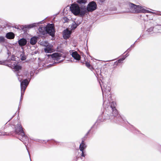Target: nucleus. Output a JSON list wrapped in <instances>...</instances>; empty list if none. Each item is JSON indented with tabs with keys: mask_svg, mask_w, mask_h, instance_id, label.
Returning <instances> with one entry per match:
<instances>
[{
	"mask_svg": "<svg viewBox=\"0 0 161 161\" xmlns=\"http://www.w3.org/2000/svg\"><path fill=\"white\" fill-rule=\"evenodd\" d=\"M72 56L75 60H80L81 57L80 55L77 53V52L75 51L71 53Z\"/></svg>",
	"mask_w": 161,
	"mask_h": 161,
	"instance_id": "4468645a",
	"label": "nucleus"
},
{
	"mask_svg": "<svg viewBox=\"0 0 161 161\" xmlns=\"http://www.w3.org/2000/svg\"><path fill=\"white\" fill-rule=\"evenodd\" d=\"M134 46V45L133 44V45H132L131 46V47H132L133 46Z\"/></svg>",
	"mask_w": 161,
	"mask_h": 161,
	"instance_id": "c85d7f7f",
	"label": "nucleus"
},
{
	"mask_svg": "<svg viewBox=\"0 0 161 161\" xmlns=\"http://www.w3.org/2000/svg\"><path fill=\"white\" fill-rule=\"evenodd\" d=\"M72 12L75 15H77L80 12V8L77 4H72L70 7Z\"/></svg>",
	"mask_w": 161,
	"mask_h": 161,
	"instance_id": "0eeeda50",
	"label": "nucleus"
},
{
	"mask_svg": "<svg viewBox=\"0 0 161 161\" xmlns=\"http://www.w3.org/2000/svg\"><path fill=\"white\" fill-rule=\"evenodd\" d=\"M102 91L103 100H104L103 105L106 110L105 114L103 113L102 116L99 117V119L101 121H104L107 119H112L114 117H118V120L121 121L122 118L118 114V112L115 108L116 103L112 101L110 91L111 88L106 84H100Z\"/></svg>",
	"mask_w": 161,
	"mask_h": 161,
	"instance_id": "f257e3e1",
	"label": "nucleus"
},
{
	"mask_svg": "<svg viewBox=\"0 0 161 161\" xmlns=\"http://www.w3.org/2000/svg\"><path fill=\"white\" fill-rule=\"evenodd\" d=\"M47 32L50 35L53 36L55 33L54 25L53 24H48L46 28V32Z\"/></svg>",
	"mask_w": 161,
	"mask_h": 161,
	"instance_id": "423d86ee",
	"label": "nucleus"
},
{
	"mask_svg": "<svg viewBox=\"0 0 161 161\" xmlns=\"http://www.w3.org/2000/svg\"><path fill=\"white\" fill-rule=\"evenodd\" d=\"M16 75L18 77L19 80L20 82V86L21 89V95L20 98V102L21 101L23 98V96L24 94L25 90L29 84V82L27 79H25L22 81V76L19 75L18 74H16Z\"/></svg>",
	"mask_w": 161,
	"mask_h": 161,
	"instance_id": "20e7f679",
	"label": "nucleus"
},
{
	"mask_svg": "<svg viewBox=\"0 0 161 161\" xmlns=\"http://www.w3.org/2000/svg\"><path fill=\"white\" fill-rule=\"evenodd\" d=\"M6 39L4 36H0V43H4L5 42Z\"/></svg>",
	"mask_w": 161,
	"mask_h": 161,
	"instance_id": "b1692460",
	"label": "nucleus"
},
{
	"mask_svg": "<svg viewBox=\"0 0 161 161\" xmlns=\"http://www.w3.org/2000/svg\"><path fill=\"white\" fill-rule=\"evenodd\" d=\"M6 134L5 132L0 131V136L6 135Z\"/></svg>",
	"mask_w": 161,
	"mask_h": 161,
	"instance_id": "bb28decb",
	"label": "nucleus"
},
{
	"mask_svg": "<svg viewBox=\"0 0 161 161\" xmlns=\"http://www.w3.org/2000/svg\"><path fill=\"white\" fill-rule=\"evenodd\" d=\"M37 37H33L31 38L30 41V44L32 45L35 44L37 42Z\"/></svg>",
	"mask_w": 161,
	"mask_h": 161,
	"instance_id": "a211bd4d",
	"label": "nucleus"
},
{
	"mask_svg": "<svg viewBox=\"0 0 161 161\" xmlns=\"http://www.w3.org/2000/svg\"><path fill=\"white\" fill-rule=\"evenodd\" d=\"M98 0L100 3H102L104 2L105 1V0Z\"/></svg>",
	"mask_w": 161,
	"mask_h": 161,
	"instance_id": "cd10ccee",
	"label": "nucleus"
},
{
	"mask_svg": "<svg viewBox=\"0 0 161 161\" xmlns=\"http://www.w3.org/2000/svg\"><path fill=\"white\" fill-rule=\"evenodd\" d=\"M127 6L129 8V10L128 12L136 13H153V12L147 10V8L145 7L136 5L131 3H128L127 4Z\"/></svg>",
	"mask_w": 161,
	"mask_h": 161,
	"instance_id": "f03ea898",
	"label": "nucleus"
},
{
	"mask_svg": "<svg viewBox=\"0 0 161 161\" xmlns=\"http://www.w3.org/2000/svg\"><path fill=\"white\" fill-rule=\"evenodd\" d=\"M1 62L0 61V64H1Z\"/></svg>",
	"mask_w": 161,
	"mask_h": 161,
	"instance_id": "7c9ffc66",
	"label": "nucleus"
},
{
	"mask_svg": "<svg viewBox=\"0 0 161 161\" xmlns=\"http://www.w3.org/2000/svg\"><path fill=\"white\" fill-rule=\"evenodd\" d=\"M86 66L89 69L91 70H92L93 69V68L92 66L88 62H86Z\"/></svg>",
	"mask_w": 161,
	"mask_h": 161,
	"instance_id": "412c9836",
	"label": "nucleus"
},
{
	"mask_svg": "<svg viewBox=\"0 0 161 161\" xmlns=\"http://www.w3.org/2000/svg\"><path fill=\"white\" fill-rule=\"evenodd\" d=\"M40 44L45 47L49 44L47 42L44 41L40 42Z\"/></svg>",
	"mask_w": 161,
	"mask_h": 161,
	"instance_id": "aec40b11",
	"label": "nucleus"
},
{
	"mask_svg": "<svg viewBox=\"0 0 161 161\" xmlns=\"http://www.w3.org/2000/svg\"><path fill=\"white\" fill-rule=\"evenodd\" d=\"M53 46L51 44H49L44 48L45 52L46 53H49L53 52Z\"/></svg>",
	"mask_w": 161,
	"mask_h": 161,
	"instance_id": "f8f14e48",
	"label": "nucleus"
},
{
	"mask_svg": "<svg viewBox=\"0 0 161 161\" xmlns=\"http://www.w3.org/2000/svg\"><path fill=\"white\" fill-rule=\"evenodd\" d=\"M128 55L126 56L125 57H123L122 58L119 59L118 60V61L115 62V63L116 64V63H117V64L118 63H120L121 62L124 60L125 59V58H126L127 56H128Z\"/></svg>",
	"mask_w": 161,
	"mask_h": 161,
	"instance_id": "4be33fe9",
	"label": "nucleus"
},
{
	"mask_svg": "<svg viewBox=\"0 0 161 161\" xmlns=\"http://www.w3.org/2000/svg\"><path fill=\"white\" fill-rule=\"evenodd\" d=\"M6 37L9 39H13L15 37L14 34L12 32H9L6 34Z\"/></svg>",
	"mask_w": 161,
	"mask_h": 161,
	"instance_id": "f3484780",
	"label": "nucleus"
},
{
	"mask_svg": "<svg viewBox=\"0 0 161 161\" xmlns=\"http://www.w3.org/2000/svg\"><path fill=\"white\" fill-rule=\"evenodd\" d=\"M47 56H51L52 59L55 61H61V60H60L61 59V56L58 53H54L52 55H47Z\"/></svg>",
	"mask_w": 161,
	"mask_h": 161,
	"instance_id": "9b49d317",
	"label": "nucleus"
},
{
	"mask_svg": "<svg viewBox=\"0 0 161 161\" xmlns=\"http://www.w3.org/2000/svg\"><path fill=\"white\" fill-rule=\"evenodd\" d=\"M38 31L40 33L44 35L46 32V29L44 27L41 26L38 29Z\"/></svg>",
	"mask_w": 161,
	"mask_h": 161,
	"instance_id": "6ab92c4d",
	"label": "nucleus"
},
{
	"mask_svg": "<svg viewBox=\"0 0 161 161\" xmlns=\"http://www.w3.org/2000/svg\"><path fill=\"white\" fill-rule=\"evenodd\" d=\"M40 23L41 22H40L38 23H34L30 25H24V27L28 29H30L36 26L37 25Z\"/></svg>",
	"mask_w": 161,
	"mask_h": 161,
	"instance_id": "2eb2a0df",
	"label": "nucleus"
},
{
	"mask_svg": "<svg viewBox=\"0 0 161 161\" xmlns=\"http://www.w3.org/2000/svg\"><path fill=\"white\" fill-rule=\"evenodd\" d=\"M19 44L21 46H25L27 43V41L26 39L22 38L19 40L18 41Z\"/></svg>",
	"mask_w": 161,
	"mask_h": 161,
	"instance_id": "dca6fc26",
	"label": "nucleus"
},
{
	"mask_svg": "<svg viewBox=\"0 0 161 161\" xmlns=\"http://www.w3.org/2000/svg\"><path fill=\"white\" fill-rule=\"evenodd\" d=\"M28 152H29V151H28ZM28 153H29V156H30V154H29V152H28Z\"/></svg>",
	"mask_w": 161,
	"mask_h": 161,
	"instance_id": "c756f323",
	"label": "nucleus"
},
{
	"mask_svg": "<svg viewBox=\"0 0 161 161\" xmlns=\"http://www.w3.org/2000/svg\"><path fill=\"white\" fill-rule=\"evenodd\" d=\"M77 2L80 4H85L87 2V0H77Z\"/></svg>",
	"mask_w": 161,
	"mask_h": 161,
	"instance_id": "5701e85b",
	"label": "nucleus"
},
{
	"mask_svg": "<svg viewBox=\"0 0 161 161\" xmlns=\"http://www.w3.org/2000/svg\"><path fill=\"white\" fill-rule=\"evenodd\" d=\"M160 27L158 26L156 27H151L148 28L147 31L150 34H152L153 33H161L159 31Z\"/></svg>",
	"mask_w": 161,
	"mask_h": 161,
	"instance_id": "1a4fd4ad",
	"label": "nucleus"
},
{
	"mask_svg": "<svg viewBox=\"0 0 161 161\" xmlns=\"http://www.w3.org/2000/svg\"><path fill=\"white\" fill-rule=\"evenodd\" d=\"M97 7V5L94 2H92L90 3L87 7V10L89 12H92L95 10Z\"/></svg>",
	"mask_w": 161,
	"mask_h": 161,
	"instance_id": "6e6552de",
	"label": "nucleus"
},
{
	"mask_svg": "<svg viewBox=\"0 0 161 161\" xmlns=\"http://www.w3.org/2000/svg\"><path fill=\"white\" fill-rule=\"evenodd\" d=\"M84 138L82 139V142L80 144L79 147V150L81 152V154L80 156V158L82 159V157H84L86 155V152L84 150L87 147L86 145L84 143Z\"/></svg>",
	"mask_w": 161,
	"mask_h": 161,
	"instance_id": "39448f33",
	"label": "nucleus"
},
{
	"mask_svg": "<svg viewBox=\"0 0 161 161\" xmlns=\"http://www.w3.org/2000/svg\"><path fill=\"white\" fill-rule=\"evenodd\" d=\"M77 26V25L76 24L75 22L73 23L72 25L71 26V28L72 29H75Z\"/></svg>",
	"mask_w": 161,
	"mask_h": 161,
	"instance_id": "393cba45",
	"label": "nucleus"
},
{
	"mask_svg": "<svg viewBox=\"0 0 161 161\" xmlns=\"http://www.w3.org/2000/svg\"><path fill=\"white\" fill-rule=\"evenodd\" d=\"M21 59L22 60H24L26 59V56H25V55L23 54H22L21 55Z\"/></svg>",
	"mask_w": 161,
	"mask_h": 161,
	"instance_id": "a878e982",
	"label": "nucleus"
},
{
	"mask_svg": "<svg viewBox=\"0 0 161 161\" xmlns=\"http://www.w3.org/2000/svg\"><path fill=\"white\" fill-rule=\"evenodd\" d=\"M71 31L68 29L64 30L63 32V36L64 39H67L70 36Z\"/></svg>",
	"mask_w": 161,
	"mask_h": 161,
	"instance_id": "ddd939ff",
	"label": "nucleus"
},
{
	"mask_svg": "<svg viewBox=\"0 0 161 161\" xmlns=\"http://www.w3.org/2000/svg\"><path fill=\"white\" fill-rule=\"evenodd\" d=\"M15 132L16 134L21 136V137H19V139L25 144L26 149L28 150L26 144V142L28 141L29 139L28 137L25 135L23 128L20 124H17L15 127Z\"/></svg>",
	"mask_w": 161,
	"mask_h": 161,
	"instance_id": "7ed1b4c3",
	"label": "nucleus"
},
{
	"mask_svg": "<svg viewBox=\"0 0 161 161\" xmlns=\"http://www.w3.org/2000/svg\"><path fill=\"white\" fill-rule=\"evenodd\" d=\"M11 65L13 67L15 72H17V74L19 73V70L21 69L22 67L19 64H18L17 63L15 62H13L11 63Z\"/></svg>",
	"mask_w": 161,
	"mask_h": 161,
	"instance_id": "9d476101",
	"label": "nucleus"
}]
</instances>
